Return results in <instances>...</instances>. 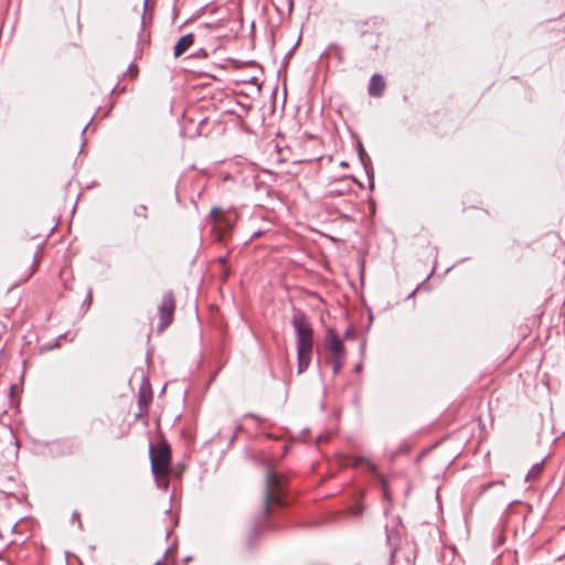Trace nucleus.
Wrapping results in <instances>:
<instances>
[{"label": "nucleus", "mask_w": 565, "mask_h": 565, "mask_svg": "<svg viewBox=\"0 0 565 565\" xmlns=\"http://www.w3.org/2000/svg\"><path fill=\"white\" fill-rule=\"evenodd\" d=\"M291 326L296 332V347L298 374L303 373L311 362L313 350V331L307 318L302 313L295 315L291 319Z\"/></svg>", "instance_id": "f257e3e1"}, {"label": "nucleus", "mask_w": 565, "mask_h": 565, "mask_svg": "<svg viewBox=\"0 0 565 565\" xmlns=\"http://www.w3.org/2000/svg\"><path fill=\"white\" fill-rule=\"evenodd\" d=\"M284 479L275 471L268 470L265 477L264 504L262 519L266 520L271 513V504L284 505Z\"/></svg>", "instance_id": "f03ea898"}, {"label": "nucleus", "mask_w": 565, "mask_h": 565, "mask_svg": "<svg viewBox=\"0 0 565 565\" xmlns=\"http://www.w3.org/2000/svg\"><path fill=\"white\" fill-rule=\"evenodd\" d=\"M150 461H151V470L153 476L157 478L158 487L168 488L167 480H159L160 477L167 476L169 471L170 460H171V451L170 447L163 443L159 444L156 447L150 445Z\"/></svg>", "instance_id": "7ed1b4c3"}, {"label": "nucleus", "mask_w": 565, "mask_h": 565, "mask_svg": "<svg viewBox=\"0 0 565 565\" xmlns=\"http://www.w3.org/2000/svg\"><path fill=\"white\" fill-rule=\"evenodd\" d=\"M385 531L386 543L390 547V557L392 559L399 547V542L403 534V525L399 518L390 519L385 524Z\"/></svg>", "instance_id": "20e7f679"}, {"label": "nucleus", "mask_w": 565, "mask_h": 565, "mask_svg": "<svg viewBox=\"0 0 565 565\" xmlns=\"http://www.w3.org/2000/svg\"><path fill=\"white\" fill-rule=\"evenodd\" d=\"M174 309H175V302H174L173 292L167 291L163 295L161 303L159 306V316H160L159 330L160 331L166 329L172 322Z\"/></svg>", "instance_id": "39448f33"}, {"label": "nucleus", "mask_w": 565, "mask_h": 565, "mask_svg": "<svg viewBox=\"0 0 565 565\" xmlns=\"http://www.w3.org/2000/svg\"><path fill=\"white\" fill-rule=\"evenodd\" d=\"M324 344L331 356H345L343 340L331 328L326 331Z\"/></svg>", "instance_id": "423d86ee"}, {"label": "nucleus", "mask_w": 565, "mask_h": 565, "mask_svg": "<svg viewBox=\"0 0 565 565\" xmlns=\"http://www.w3.org/2000/svg\"><path fill=\"white\" fill-rule=\"evenodd\" d=\"M152 398V391L148 381H143L138 391V405L140 412L147 411Z\"/></svg>", "instance_id": "0eeeda50"}, {"label": "nucleus", "mask_w": 565, "mask_h": 565, "mask_svg": "<svg viewBox=\"0 0 565 565\" xmlns=\"http://www.w3.org/2000/svg\"><path fill=\"white\" fill-rule=\"evenodd\" d=\"M385 83L383 77L380 74H373L367 87L369 95L373 97H380L383 95Z\"/></svg>", "instance_id": "6e6552de"}, {"label": "nucleus", "mask_w": 565, "mask_h": 565, "mask_svg": "<svg viewBox=\"0 0 565 565\" xmlns=\"http://www.w3.org/2000/svg\"><path fill=\"white\" fill-rule=\"evenodd\" d=\"M194 43V35L192 33H188L179 39L177 44L174 45L173 54L174 57L181 56L185 53Z\"/></svg>", "instance_id": "1a4fd4ad"}, {"label": "nucleus", "mask_w": 565, "mask_h": 565, "mask_svg": "<svg viewBox=\"0 0 565 565\" xmlns=\"http://www.w3.org/2000/svg\"><path fill=\"white\" fill-rule=\"evenodd\" d=\"M544 460L532 466L531 470L525 476V480L531 482L535 481L543 471Z\"/></svg>", "instance_id": "9d476101"}, {"label": "nucleus", "mask_w": 565, "mask_h": 565, "mask_svg": "<svg viewBox=\"0 0 565 565\" xmlns=\"http://www.w3.org/2000/svg\"><path fill=\"white\" fill-rule=\"evenodd\" d=\"M345 356H331L330 363L332 364L333 374H338L344 364Z\"/></svg>", "instance_id": "9b49d317"}, {"label": "nucleus", "mask_w": 565, "mask_h": 565, "mask_svg": "<svg viewBox=\"0 0 565 565\" xmlns=\"http://www.w3.org/2000/svg\"><path fill=\"white\" fill-rule=\"evenodd\" d=\"M147 206L145 204H140L135 207L134 214L138 217L147 218Z\"/></svg>", "instance_id": "f8f14e48"}, {"label": "nucleus", "mask_w": 565, "mask_h": 565, "mask_svg": "<svg viewBox=\"0 0 565 565\" xmlns=\"http://www.w3.org/2000/svg\"><path fill=\"white\" fill-rule=\"evenodd\" d=\"M360 463H365V465H366V467H367V469H369L371 472H373L374 475H377V469H376L375 465H374V463H372L370 460L364 459V458H359V459L356 460V465H360Z\"/></svg>", "instance_id": "ddd939ff"}, {"label": "nucleus", "mask_w": 565, "mask_h": 565, "mask_svg": "<svg viewBox=\"0 0 565 565\" xmlns=\"http://www.w3.org/2000/svg\"><path fill=\"white\" fill-rule=\"evenodd\" d=\"M264 530V525L262 523V521L257 520L254 524V529H253V533L254 534H258L260 533L262 531Z\"/></svg>", "instance_id": "4468645a"}, {"label": "nucleus", "mask_w": 565, "mask_h": 565, "mask_svg": "<svg viewBox=\"0 0 565 565\" xmlns=\"http://www.w3.org/2000/svg\"><path fill=\"white\" fill-rule=\"evenodd\" d=\"M128 73H129V74H130V76L134 78V77L137 75V73H138V68H137V66H136V65H134V64L129 65V67H128Z\"/></svg>", "instance_id": "2eb2a0df"}, {"label": "nucleus", "mask_w": 565, "mask_h": 565, "mask_svg": "<svg viewBox=\"0 0 565 565\" xmlns=\"http://www.w3.org/2000/svg\"><path fill=\"white\" fill-rule=\"evenodd\" d=\"M382 486H383V491H384V498L386 500H390V494H388V491H387L386 481L384 479H382Z\"/></svg>", "instance_id": "dca6fc26"}, {"label": "nucleus", "mask_w": 565, "mask_h": 565, "mask_svg": "<svg viewBox=\"0 0 565 565\" xmlns=\"http://www.w3.org/2000/svg\"><path fill=\"white\" fill-rule=\"evenodd\" d=\"M221 212H222V211H221L220 209L214 207V209H212V211H211V216H212L213 218H216V217H217V215H218Z\"/></svg>", "instance_id": "f3484780"}, {"label": "nucleus", "mask_w": 565, "mask_h": 565, "mask_svg": "<svg viewBox=\"0 0 565 565\" xmlns=\"http://www.w3.org/2000/svg\"><path fill=\"white\" fill-rule=\"evenodd\" d=\"M494 484V482H489V483H486L481 487L482 491H487L488 489H490L492 486Z\"/></svg>", "instance_id": "a211bd4d"}, {"label": "nucleus", "mask_w": 565, "mask_h": 565, "mask_svg": "<svg viewBox=\"0 0 565 565\" xmlns=\"http://www.w3.org/2000/svg\"><path fill=\"white\" fill-rule=\"evenodd\" d=\"M148 2H149V0H145V2H143V11H145V14L148 12V8H149V7H148Z\"/></svg>", "instance_id": "6ab92c4d"}, {"label": "nucleus", "mask_w": 565, "mask_h": 565, "mask_svg": "<svg viewBox=\"0 0 565 565\" xmlns=\"http://www.w3.org/2000/svg\"><path fill=\"white\" fill-rule=\"evenodd\" d=\"M359 156H360V159L363 161L364 150L362 147H360V149H359Z\"/></svg>", "instance_id": "aec40b11"}, {"label": "nucleus", "mask_w": 565, "mask_h": 565, "mask_svg": "<svg viewBox=\"0 0 565 565\" xmlns=\"http://www.w3.org/2000/svg\"><path fill=\"white\" fill-rule=\"evenodd\" d=\"M73 519H77V520H79V513H78V512H74V513H73Z\"/></svg>", "instance_id": "412c9836"}, {"label": "nucleus", "mask_w": 565, "mask_h": 565, "mask_svg": "<svg viewBox=\"0 0 565 565\" xmlns=\"http://www.w3.org/2000/svg\"><path fill=\"white\" fill-rule=\"evenodd\" d=\"M145 20H146V17L143 15L142 20H141V28H143V25H145Z\"/></svg>", "instance_id": "4be33fe9"}, {"label": "nucleus", "mask_w": 565, "mask_h": 565, "mask_svg": "<svg viewBox=\"0 0 565 565\" xmlns=\"http://www.w3.org/2000/svg\"><path fill=\"white\" fill-rule=\"evenodd\" d=\"M350 335V330H347L344 333V338H348Z\"/></svg>", "instance_id": "5701e85b"}, {"label": "nucleus", "mask_w": 565, "mask_h": 565, "mask_svg": "<svg viewBox=\"0 0 565 565\" xmlns=\"http://www.w3.org/2000/svg\"><path fill=\"white\" fill-rule=\"evenodd\" d=\"M156 565H160V562H157Z\"/></svg>", "instance_id": "b1692460"}]
</instances>
